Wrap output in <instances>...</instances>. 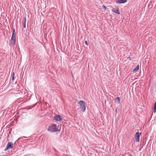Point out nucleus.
<instances>
[{"mask_svg": "<svg viewBox=\"0 0 156 156\" xmlns=\"http://www.w3.org/2000/svg\"><path fill=\"white\" fill-rule=\"evenodd\" d=\"M48 130L51 133L57 132L58 130L57 128V125L55 124L51 125L48 127Z\"/></svg>", "mask_w": 156, "mask_h": 156, "instance_id": "1", "label": "nucleus"}, {"mask_svg": "<svg viewBox=\"0 0 156 156\" xmlns=\"http://www.w3.org/2000/svg\"><path fill=\"white\" fill-rule=\"evenodd\" d=\"M80 105V108L83 112H84L86 108L85 103L83 101H80L78 103Z\"/></svg>", "mask_w": 156, "mask_h": 156, "instance_id": "2", "label": "nucleus"}, {"mask_svg": "<svg viewBox=\"0 0 156 156\" xmlns=\"http://www.w3.org/2000/svg\"><path fill=\"white\" fill-rule=\"evenodd\" d=\"M13 143L12 142H9L7 144L6 148L5 149V151H7L9 149H12L13 148Z\"/></svg>", "mask_w": 156, "mask_h": 156, "instance_id": "3", "label": "nucleus"}, {"mask_svg": "<svg viewBox=\"0 0 156 156\" xmlns=\"http://www.w3.org/2000/svg\"><path fill=\"white\" fill-rule=\"evenodd\" d=\"M141 133H140L138 132H137L136 133L135 135V140L137 142H139L140 141V136L141 135Z\"/></svg>", "mask_w": 156, "mask_h": 156, "instance_id": "4", "label": "nucleus"}, {"mask_svg": "<svg viewBox=\"0 0 156 156\" xmlns=\"http://www.w3.org/2000/svg\"><path fill=\"white\" fill-rule=\"evenodd\" d=\"M15 29H14L12 31V35L11 37V40L13 42L14 44H15Z\"/></svg>", "mask_w": 156, "mask_h": 156, "instance_id": "5", "label": "nucleus"}, {"mask_svg": "<svg viewBox=\"0 0 156 156\" xmlns=\"http://www.w3.org/2000/svg\"><path fill=\"white\" fill-rule=\"evenodd\" d=\"M62 116L58 115L55 116L53 118V120H55L57 121H60L62 120Z\"/></svg>", "mask_w": 156, "mask_h": 156, "instance_id": "6", "label": "nucleus"}, {"mask_svg": "<svg viewBox=\"0 0 156 156\" xmlns=\"http://www.w3.org/2000/svg\"><path fill=\"white\" fill-rule=\"evenodd\" d=\"M127 1V0H117L116 3L117 4L124 3Z\"/></svg>", "mask_w": 156, "mask_h": 156, "instance_id": "7", "label": "nucleus"}, {"mask_svg": "<svg viewBox=\"0 0 156 156\" xmlns=\"http://www.w3.org/2000/svg\"><path fill=\"white\" fill-rule=\"evenodd\" d=\"M112 11L118 14H119L120 13L119 10L118 9L113 8L112 9Z\"/></svg>", "mask_w": 156, "mask_h": 156, "instance_id": "8", "label": "nucleus"}, {"mask_svg": "<svg viewBox=\"0 0 156 156\" xmlns=\"http://www.w3.org/2000/svg\"><path fill=\"white\" fill-rule=\"evenodd\" d=\"M26 17H23V24L24 28H26Z\"/></svg>", "mask_w": 156, "mask_h": 156, "instance_id": "9", "label": "nucleus"}, {"mask_svg": "<svg viewBox=\"0 0 156 156\" xmlns=\"http://www.w3.org/2000/svg\"><path fill=\"white\" fill-rule=\"evenodd\" d=\"M120 98L119 97H117L115 99V101L118 104H119L120 102Z\"/></svg>", "mask_w": 156, "mask_h": 156, "instance_id": "10", "label": "nucleus"}, {"mask_svg": "<svg viewBox=\"0 0 156 156\" xmlns=\"http://www.w3.org/2000/svg\"><path fill=\"white\" fill-rule=\"evenodd\" d=\"M139 66L137 65L135 67V68H134L133 69V72L134 73L136 72L137 71H138L139 70Z\"/></svg>", "mask_w": 156, "mask_h": 156, "instance_id": "11", "label": "nucleus"}, {"mask_svg": "<svg viewBox=\"0 0 156 156\" xmlns=\"http://www.w3.org/2000/svg\"><path fill=\"white\" fill-rule=\"evenodd\" d=\"M156 112V104H154V112L155 113Z\"/></svg>", "mask_w": 156, "mask_h": 156, "instance_id": "12", "label": "nucleus"}, {"mask_svg": "<svg viewBox=\"0 0 156 156\" xmlns=\"http://www.w3.org/2000/svg\"><path fill=\"white\" fill-rule=\"evenodd\" d=\"M120 111L119 108H116L115 110V112L116 113L119 112Z\"/></svg>", "mask_w": 156, "mask_h": 156, "instance_id": "13", "label": "nucleus"}, {"mask_svg": "<svg viewBox=\"0 0 156 156\" xmlns=\"http://www.w3.org/2000/svg\"><path fill=\"white\" fill-rule=\"evenodd\" d=\"M15 74L14 73H13L12 74V80H14V79Z\"/></svg>", "mask_w": 156, "mask_h": 156, "instance_id": "14", "label": "nucleus"}, {"mask_svg": "<svg viewBox=\"0 0 156 156\" xmlns=\"http://www.w3.org/2000/svg\"><path fill=\"white\" fill-rule=\"evenodd\" d=\"M38 102H37L36 104H34L33 106H32V108L33 107H35V106H36V105H37V104Z\"/></svg>", "mask_w": 156, "mask_h": 156, "instance_id": "15", "label": "nucleus"}, {"mask_svg": "<svg viewBox=\"0 0 156 156\" xmlns=\"http://www.w3.org/2000/svg\"><path fill=\"white\" fill-rule=\"evenodd\" d=\"M85 44L87 45H88V43H87V41H86L85 42Z\"/></svg>", "mask_w": 156, "mask_h": 156, "instance_id": "16", "label": "nucleus"}, {"mask_svg": "<svg viewBox=\"0 0 156 156\" xmlns=\"http://www.w3.org/2000/svg\"><path fill=\"white\" fill-rule=\"evenodd\" d=\"M102 7H103V8H104L105 10L106 9V6H105V5H103L102 6Z\"/></svg>", "mask_w": 156, "mask_h": 156, "instance_id": "17", "label": "nucleus"}, {"mask_svg": "<svg viewBox=\"0 0 156 156\" xmlns=\"http://www.w3.org/2000/svg\"><path fill=\"white\" fill-rule=\"evenodd\" d=\"M154 104H156V101H155Z\"/></svg>", "mask_w": 156, "mask_h": 156, "instance_id": "18", "label": "nucleus"}, {"mask_svg": "<svg viewBox=\"0 0 156 156\" xmlns=\"http://www.w3.org/2000/svg\"><path fill=\"white\" fill-rule=\"evenodd\" d=\"M129 60H130L131 58H129Z\"/></svg>", "mask_w": 156, "mask_h": 156, "instance_id": "19", "label": "nucleus"}, {"mask_svg": "<svg viewBox=\"0 0 156 156\" xmlns=\"http://www.w3.org/2000/svg\"><path fill=\"white\" fill-rule=\"evenodd\" d=\"M23 137H24V138H26V137H25V136H24Z\"/></svg>", "mask_w": 156, "mask_h": 156, "instance_id": "20", "label": "nucleus"}, {"mask_svg": "<svg viewBox=\"0 0 156 156\" xmlns=\"http://www.w3.org/2000/svg\"><path fill=\"white\" fill-rule=\"evenodd\" d=\"M20 138H19L18 139V140H20Z\"/></svg>", "mask_w": 156, "mask_h": 156, "instance_id": "21", "label": "nucleus"}]
</instances>
